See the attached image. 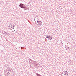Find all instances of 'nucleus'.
<instances>
[{
  "instance_id": "9",
  "label": "nucleus",
  "mask_w": 76,
  "mask_h": 76,
  "mask_svg": "<svg viewBox=\"0 0 76 76\" xmlns=\"http://www.w3.org/2000/svg\"><path fill=\"white\" fill-rule=\"evenodd\" d=\"M4 33L5 35H7V33H6V31H4Z\"/></svg>"
},
{
  "instance_id": "5",
  "label": "nucleus",
  "mask_w": 76,
  "mask_h": 76,
  "mask_svg": "<svg viewBox=\"0 0 76 76\" xmlns=\"http://www.w3.org/2000/svg\"><path fill=\"white\" fill-rule=\"evenodd\" d=\"M10 73H8V72H6L5 71V72L4 75L5 76H7L8 75H10Z\"/></svg>"
},
{
  "instance_id": "4",
  "label": "nucleus",
  "mask_w": 76,
  "mask_h": 76,
  "mask_svg": "<svg viewBox=\"0 0 76 76\" xmlns=\"http://www.w3.org/2000/svg\"><path fill=\"white\" fill-rule=\"evenodd\" d=\"M6 72H8V73H10L11 72V70L9 69H7L6 70Z\"/></svg>"
},
{
  "instance_id": "7",
  "label": "nucleus",
  "mask_w": 76,
  "mask_h": 76,
  "mask_svg": "<svg viewBox=\"0 0 76 76\" xmlns=\"http://www.w3.org/2000/svg\"><path fill=\"white\" fill-rule=\"evenodd\" d=\"M46 37L47 38H50V35H46Z\"/></svg>"
},
{
  "instance_id": "2",
  "label": "nucleus",
  "mask_w": 76,
  "mask_h": 76,
  "mask_svg": "<svg viewBox=\"0 0 76 76\" xmlns=\"http://www.w3.org/2000/svg\"><path fill=\"white\" fill-rule=\"evenodd\" d=\"M9 26L11 28H12V29H14V28H15V26H14V25L13 24H10L9 25Z\"/></svg>"
},
{
  "instance_id": "19",
  "label": "nucleus",
  "mask_w": 76,
  "mask_h": 76,
  "mask_svg": "<svg viewBox=\"0 0 76 76\" xmlns=\"http://www.w3.org/2000/svg\"><path fill=\"white\" fill-rule=\"evenodd\" d=\"M12 76H13V75H12Z\"/></svg>"
},
{
  "instance_id": "12",
  "label": "nucleus",
  "mask_w": 76,
  "mask_h": 76,
  "mask_svg": "<svg viewBox=\"0 0 76 76\" xmlns=\"http://www.w3.org/2000/svg\"><path fill=\"white\" fill-rule=\"evenodd\" d=\"M36 66H37V64H36Z\"/></svg>"
},
{
  "instance_id": "18",
  "label": "nucleus",
  "mask_w": 76,
  "mask_h": 76,
  "mask_svg": "<svg viewBox=\"0 0 76 76\" xmlns=\"http://www.w3.org/2000/svg\"><path fill=\"white\" fill-rule=\"evenodd\" d=\"M50 40H51V39H50Z\"/></svg>"
},
{
  "instance_id": "6",
  "label": "nucleus",
  "mask_w": 76,
  "mask_h": 76,
  "mask_svg": "<svg viewBox=\"0 0 76 76\" xmlns=\"http://www.w3.org/2000/svg\"><path fill=\"white\" fill-rule=\"evenodd\" d=\"M64 74L65 76H67V75H69V73H68V72L67 71H65Z\"/></svg>"
},
{
  "instance_id": "3",
  "label": "nucleus",
  "mask_w": 76,
  "mask_h": 76,
  "mask_svg": "<svg viewBox=\"0 0 76 76\" xmlns=\"http://www.w3.org/2000/svg\"><path fill=\"white\" fill-rule=\"evenodd\" d=\"M37 22L38 24V25L39 26L40 25H42V23L41 22V21H39V20H37Z\"/></svg>"
},
{
  "instance_id": "11",
  "label": "nucleus",
  "mask_w": 76,
  "mask_h": 76,
  "mask_svg": "<svg viewBox=\"0 0 76 76\" xmlns=\"http://www.w3.org/2000/svg\"><path fill=\"white\" fill-rule=\"evenodd\" d=\"M67 48H69V47H67Z\"/></svg>"
},
{
  "instance_id": "16",
  "label": "nucleus",
  "mask_w": 76,
  "mask_h": 76,
  "mask_svg": "<svg viewBox=\"0 0 76 76\" xmlns=\"http://www.w3.org/2000/svg\"><path fill=\"white\" fill-rule=\"evenodd\" d=\"M26 10V9L25 10Z\"/></svg>"
},
{
  "instance_id": "10",
  "label": "nucleus",
  "mask_w": 76,
  "mask_h": 76,
  "mask_svg": "<svg viewBox=\"0 0 76 76\" xmlns=\"http://www.w3.org/2000/svg\"><path fill=\"white\" fill-rule=\"evenodd\" d=\"M50 39H52V37H51L50 36Z\"/></svg>"
},
{
  "instance_id": "13",
  "label": "nucleus",
  "mask_w": 76,
  "mask_h": 76,
  "mask_svg": "<svg viewBox=\"0 0 76 76\" xmlns=\"http://www.w3.org/2000/svg\"><path fill=\"white\" fill-rule=\"evenodd\" d=\"M49 38V39H50V38Z\"/></svg>"
},
{
  "instance_id": "15",
  "label": "nucleus",
  "mask_w": 76,
  "mask_h": 76,
  "mask_svg": "<svg viewBox=\"0 0 76 76\" xmlns=\"http://www.w3.org/2000/svg\"><path fill=\"white\" fill-rule=\"evenodd\" d=\"M66 50H67V48H66Z\"/></svg>"
},
{
  "instance_id": "17",
  "label": "nucleus",
  "mask_w": 76,
  "mask_h": 76,
  "mask_svg": "<svg viewBox=\"0 0 76 76\" xmlns=\"http://www.w3.org/2000/svg\"><path fill=\"white\" fill-rule=\"evenodd\" d=\"M68 50H69V49H68Z\"/></svg>"
},
{
  "instance_id": "14",
  "label": "nucleus",
  "mask_w": 76,
  "mask_h": 76,
  "mask_svg": "<svg viewBox=\"0 0 76 76\" xmlns=\"http://www.w3.org/2000/svg\"><path fill=\"white\" fill-rule=\"evenodd\" d=\"M35 20V22H36V21H35V20Z\"/></svg>"
},
{
  "instance_id": "1",
  "label": "nucleus",
  "mask_w": 76,
  "mask_h": 76,
  "mask_svg": "<svg viewBox=\"0 0 76 76\" xmlns=\"http://www.w3.org/2000/svg\"><path fill=\"white\" fill-rule=\"evenodd\" d=\"M19 7L22 9H25L26 8V6L25 4H23L20 3V5H19Z\"/></svg>"
},
{
  "instance_id": "8",
  "label": "nucleus",
  "mask_w": 76,
  "mask_h": 76,
  "mask_svg": "<svg viewBox=\"0 0 76 76\" xmlns=\"http://www.w3.org/2000/svg\"><path fill=\"white\" fill-rule=\"evenodd\" d=\"M13 73V72H12V71H11V72L10 73V75H12Z\"/></svg>"
}]
</instances>
